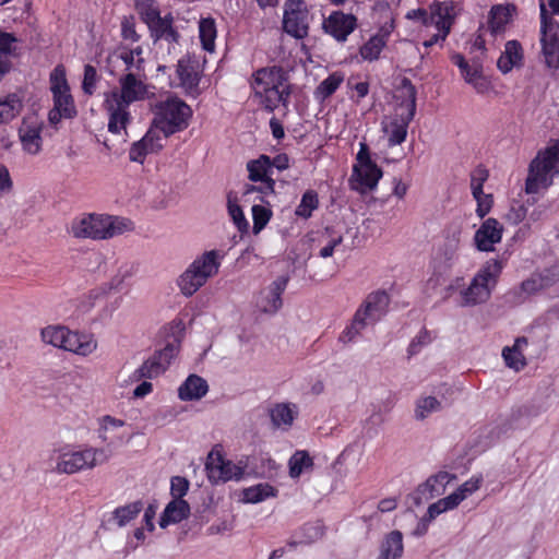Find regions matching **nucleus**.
Returning a JSON list of instances; mask_svg holds the SVG:
<instances>
[{
    "label": "nucleus",
    "instance_id": "412c9836",
    "mask_svg": "<svg viewBox=\"0 0 559 559\" xmlns=\"http://www.w3.org/2000/svg\"><path fill=\"white\" fill-rule=\"evenodd\" d=\"M288 277L280 276L262 289L255 300L257 308L264 313H276L283 305L281 296L286 289Z\"/></svg>",
    "mask_w": 559,
    "mask_h": 559
},
{
    "label": "nucleus",
    "instance_id": "f8f14e48",
    "mask_svg": "<svg viewBox=\"0 0 559 559\" xmlns=\"http://www.w3.org/2000/svg\"><path fill=\"white\" fill-rule=\"evenodd\" d=\"M540 45L545 62L549 68H559V23L548 13L544 2L540 3Z\"/></svg>",
    "mask_w": 559,
    "mask_h": 559
},
{
    "label": "nucleus",
    "instance_id": "5701e85b",
    "mask_svg": "<svg viewBox=\"0 0 559 559\" xmlns=\"http://www.w3.org/2000/svg\"><path fill=\"white\" fill-rule=\"evenodd\" d=\"M164 138L158 130L150 127L143 138L132 143L129 150V158L131 162L143 164L146 156L157 153L163 148Z\"/></svg>",
    "mask_w": 559,
    "mask_h": 559
},
{
    "label": "nucleus",
    "instance_id": "f704fd0d",
    "mask_svg": "<svg viewBox=\"0 0 559 559\" xmlns=\"http://www.w3.org/2000/svg\"><path fill=\"white\" fill-rule=\"evenodd\" d=\"M190 515V506L183 499H173L165 508L159 525L165 528L169 524L179 523Z\"/></svg>",
    "mask_w": 559,
    "mask_h": 559
},
{
    "label": "nucleus",
    "instance_id": "393cba45",
    "mask_svg": "<svg viewBox=\"0 0 559 559\" xmlns=\"http://www.w3.org/2000/svg\"><path fill=\"white\" fill-rule=\"evenodd\" d=\"M555 282L547 274H533L527 280L523 281L518 287L509 293V297L514 304H523L531 296L549 287Z\"/></svg>",
    "mask_w": 559,
    "mask_h": 559
},
{
    "label": "nucleus",
    "instance_id": "6ab92c4d",
    "mask_svg": "<svg viewBox=\"0 0 559 559\" xmlns=\"http://www.w3.org/2000/svg\"><path fill=\"white\" fill-rule=\"evenodd\" d=\"M379 29L376 35L369 38L360 48V56L364 60L373 61L377 60L386 45V41L391 33L395 28V14L388 11L385 20L377 17Z\"/></svg>",
    "mask_w": 559,
    "mask_h": 559
},
{
    "label": "nucleus",
    "instance_id": "f3484780",
    "mask_svg": "<svg viewBox=\"0 0 559 559\" xmlns=\"http://www.w3.org/2000/svg\"><path fill=\"white\" fill-rule=\"evenodd\" d=\"M205 468L211 483H227L229 480H239L245 474V467L225 460L219 452H210Z\"/></svg>",
    "mask_w": 559,
    "mask_h": 559
},
{
    "label": "nucleus",
    "instance_id": "79ce46f5",
    "mask_svg": "<svg viewBox=\"0 0 559 559\" xmlns=\"http://www.w3.org/2000/svg\"><path fill=\"white\" fill-rule=\"evenodd\" d=\"M313 461L307 451H296L289 459V476L298 478L304 472L312 468Z\"/></svg>",
    "mask_w": 559,
    "mask_h": 559
},
{
    "label": "nucleus",
    "instance_id": "5fc2aeb1",
    "mask_svg": "<svg viewBox=\"0 0 559 559\" xmlns=\"http://www.w3.org/2000/svg\"><path fill=\"white\" fill-rule=\"evenodd\" d=\"M133 274L134 266L130 263H122L118 267L117 273L111 277L109 287L115 290H120Z\"/></svg>",
    "mask_w": 559,
    "mask_h": 559
},
{
    "label": "nucleus",
    "instance_id": "603ef678",
    "mask_svg": "<svg viewBox=\"0 0 559 559\" xmlns=\"http://www.w3.org/2000/svg\"><path fill=\"white\" fill-rule=\"evenodd\" d=\"M251 212L253 219L252 231L254 235H258L270 222L272 217V211L267 206L254 204Z\"/></svg>",
    "mask_w": 559,
    "mask_h": 559
},
{
    "label": "nucleus",
    "instance_id": "e2e57ef3",
    "mask_svg": "<svg viewBox=\"0 0 559 559\" xmlns=\"http://www.w3.org/2000/svg\"><path fill=\"white\" fill-rule=\"evenodd\" d=\"M401 0H377L373 11L378 15L379 19L385 20V14L391 12L392 14L397 15L395 10L400 5Z\"/></svg>",
    "mask_w": 559,
    "mask_h": 559
},
{
    "label": "nucleus",
    "instance_id": "2f4dec72",
    "mask_svg": "<svg viewBox=\"0 0 559 559\" xmlns=\"http://www.w3.org/2000/svg\"><path fill=\"white\" fill-rule=\"evenodd\" d=\"M516 13V7L512 3L497 4L489 12V29L491 34H498L504 31L506 26L512 21Z\"/></svg>",
    "mask_w": 559,
    "mask_h": 559
},
{
    "label": "nucleus",
    "instance_id": "1a4fd4ad",
    "mask_svg": "<svg viewBox=\"0 0 559 559\" xmlns=\"http://www.w3.org/2000/svg\"><path fill=\"white\" fill-rule=\"evenodd\" d=\"M557 175H559V140L539 151L531 162L525 180V192L535 194L547 189Z\"/></svg>",
    "mask_w": 559,
    "mask_h": 559
},
{
    "label": "nucleus",
    "instance_id": "c03bdc74",
    "mask_svg": "<svg viewBox=\"0 0 559 559\" xmlns=\"http://www.w3.org/2000/svg\"><path fill=\"white\" fill-rule=\"evenodd\" d=\"M344 81V75L340 72H334L323 80L314 91V97L323 102L329 98Z\"/></svg>",
    "mask_w": 559,
    "mask_h": 559
},
{
    "label": "nucleus",
    "instance_id": "f03ea898",
    "mask_svg": "<svg viewBox=\"0 0 559 559\" xmlns=\"http://www.w3.org/2000/svg\"><path fill=\"white\" fill-rule=\"evenodd\" d=\"M110 455L103 448L63 447L55 449L49 456L51 472L60 475H73L92 471L108 462Z\"/></svg>",
    "mask_w": 559,
    "mask_h": 559
},
{
    "label": "nucleus",
    "instance_id": "de8ad7c7",
    "mask_svg": "<svg viewBox=\"0 0 559 559\" xmlns=\"http://www.w3.org/2000/svg\"><path fill=\"white\" fill-rule=\"evenodd\" d=\"M22 109L20 98L12 94L0 99V124L7 123L15 118Z\"/></svg>",
    "mask_w": 559,
    "mask_h": 559
},
{
    "label": "nucleus",
    "instance_id": "0eeeda50",
    "mask_svg": "<svg viewBox=\"0 0 559 559\" xmlns=\"http://www.w3.org/2000/svg\"><path fill=\"white\" fill-rule=\"evenodd\" d=\"M223 254L218 250L205 251L198 255L178 277L177 284L186 297L193 296L207 281L217 275Z\"/></svg>",
    "mask_w": 559,
    "mask_h": 559
},
{
    "label": "nucleus",
    "instance_id": "13d9d810",
    "mask_svg": "<svg viewBox=\"0 0 559 559\" xmlns=\"http://www.w3.org/2000/svg\"><path fill=\"white\" fill-rule=\"evenodd\" d=\"M323 241L325 245L320 249L319 255L321 258L332 257L336 247L343 242V236L341 234H330L326 229V234L323 235Z\"/></svg>",
    "mask_w": 559,
    "mask_h": 559
},
{
    "label": "nucleus",
    "instance_id": "4468645a",
    "mask_svg": "<svg viewBox=\"0 0 559 559\" xmlns=\"http://www.w3.org/2000/svg\"><path fill=\"white\" fill-rule=\"evenodd\" d=\"M311 16L302 0H287L284 8L283 28L297 39L308 36Z\"/></svg>",
    "mask_w": 559,
    "mask_h": 559
},
{
    "label": "nucleus",
    "instance_id": "39448f33",
    "mask_svg": "<svg viewBox=\"0 0 559 559\" xmlns=\"http://www.w3.org/2000/svg\"><path fill=\"white\" fill-rule=\"evenodd\" d=\"M254 96L265 109L273 111L289 95L286 72L280 67H267L252 74Z\"/></svg>",
    "mask_w": 559,
    "mask_h": 559
},
{
    "label": "nucleus",
    "instance_id": "3c124183",
    "mask_svg": "<svg viewBox=\"0 0 559 559\" xmlns=\"http://www.w3.org/2000/svg\"><path fill=\"white\" fill-rule=\"evenodd\" d=\"M533 205L534 198L527 199L523 203H513L509 213L507 214V219L513 225H518L524 221L527 222V212Z\"/></svg>",
    "mask_w": 559,
    "mask_h": 559
},
{
    "label": "nucleus",
    "instance_id": "4c0bfd02",
    "mask_svg": "<svg viewBox=\"0 0 559 559\" xmlns=\"http://www.w3.org/2000/svg\"><path fill=\"white\" fill-rule=\"evenodd\" d=\"M403 550V535L393 531L383 540L378 559H400Z\"/></svg>",
    "mask_w": 559,
    "mask_h": 559
},
{
    "label": "nucleus",
    "instance_id": "7c9ffc66",
    "mask_svg": "<svg viewBox=\"0 0 559 559\" xmlns=\"http://www.w3.org/2000/svg\"><path fill=\"white\" fill-rule=\"evenodd\" d=\"M523 64V48L518 40H509L504 45V50L497 61V67L502 73H509L513 68H520Z\"/></svg>",
    "mask_w": 559,
    "mask_h": 559
},
{
    "label": "nucleus",
    "instance_id": "9d476101",
    "mask_svg": "<svg viewBox=\"0 0 559 559\" xmlns=\"http://www.w3.org/2000/svg\"><path fill=\"white\" fill-rule=\"evenodd\" d=\"M503 269L502 261L488 260L475 274L468 287L461 292L463 306H476L486 302Z\"/></svg>",
    "mask_w": 559,
    "mask_h": 559
},
{
    "label": "nucleus",
    "instance_id": "8fccbe9b",
    "mask_svg": "<svg viewBox=\"0 0 559 559\" xmlns=\"http://www.w3.org/2000/svg\"><path fill=\"white\" fill-rule=\"evenodd\" d=\"M318 205V194L312 190H308L304 193L299 205L296 207L295 214L304 218H309Z\"/></svg>",
    "mask_w": 559,
    "mask_h": 559
},
{
    "label": "nucleus",
    "instance_id": "4be33fe9",
    "mask_svg": "<svg viewBox=\"0 0 559 559\" xmlns=\"http://www.w3.org/2000/svg\"><path fill=\"white\" fill-rule=\"evenodd\" d=\"M453 7L449 3H437L433 5L429 25H435L438 33L424 43L425 47H431L439 40H444L453 24Z\"/></svg>",
    "mask_w": 559,
    "mask_h": 559
},
{
    "label": "nucleus",
    "instance_id": "c85d7f7f",
    "mask_svg": "<svg viewBox=\"0 0 559 559\" xmlns=\"http://www.w3.org/2000/svg\"><path fill=\"white\" fill-rule=\"evenodd\" d=\"M273 427L287 431L298 416V407L293 403H277L270 411Z\"/></svg>",
    "mask_w": 559,
    "mask_h": 559
},
{
    "label": "nucleus",
    "instance_id": "a19ab883",
    "mask_svg": "<svg viewBox=\"0 0 559 559\" xmlns=\"http://www.w3.org/2000/svg\"><path fill=\"white\" fill-rule=\"evenodd\" d=\"M247 169L251 181L272 179L271 158L267 155H261L258 159L250 160L247 164Z\"/></svg>",
    "mask_w": 559,
    "mask_h": 559
},
{
    "label": "nucleus",
    "instance_id": "338daca9",
    "mask_svg": "<svg viewBox=\"0 0 559 559\" xmlns=\"http://www.w3.org/2000/svg\"><path fill=\"white\" fill-rule=\"evenodd\" d=\"M474 199L477 202V209L476 213L479 217H484L487 215L492 206V195L491 194H485L484 191H480V193L473 194Z\"/></svg>",
    "mask_w": 559,
    "mask_h": 559
},
{
    "label": "nucleus",
    "instance_id": "aec40b11",
    "mask_svg": "<svg viewBox=\"0 0 559 559\" xmlns=\"http://www.w3.org/2000/svg\"><path fill=\"white\" fill-rule=\"evenodd\" d=\"M43 121L36 116L25 117L19 129V138L25 153L37 155L43 145Z\"/></svg>",
    "mask_w": 559,
    "mask_h": 559
},
{
    "label": "nucleus",
    "instance_id": "69168bd1",
    "mask_svg": "<svg viewBox=\"0 0 559 559\" xmlns=\"http://www.w3.org/2000/svg\"><path fill=\"white\" fill-rule=\"evenodd\" d=\"M121 35L123 39L136 43L140 35L135 31V23L132 16H124L121 21Z\"/></svg>",
    "mask_w": 559,
    "mask_h": 559
},
{
    "label": "nucleus",
    "instance_id": "f257e3e1",
    "mask_svg": "<svg viewBox=\"0 0 559 559\" xmlns=\"http://www.w3.org/2000/svg\"><path fill=\"white\" fill-rule=\"evenodd\" d=\"M148 94L147 85L140 74L126 73L118 80V87L104 93L103 108L108 118V131L116 135H127V128L132 120L129 107L141 102Z\"/></svg>",
    "mask_w": 559,
    "mask_h": 559
},
{
    "label": "nucleus",
    "instance_id": "052dcab7",
    "mask_svg": "<svg viewBox=\"0 0 559 559\" xmlns=\"http://www.w3.org/2000/svg\"><path fill=\"white\" fill-rule=\"evenodd\" d=\"M124 425V421L115 417H111L109 415L103 416L99 418V438L103 441H107V432L111 431L116 428L122 427Z\"/></svg>",
    "mask_w": 559,
    "mask_h": 559
},
{
    "label": "nucleus",
    "instance_id": "bb28decb",
    "mask_svg": "<svg viewBox=\"0 0 559 559\" xmlns=\"http://www.w3.org/2000/svg\"><path fill=\"white\" fill-rule=\"evenodd\" d=\"M461 230L455 228L449 233L443 243L438 248L435 261L444 269H450L459 259Z\"/></svg>",
    "mask_w": 559,
    "mask_h": 559
},
{
    "label": "nucleus",
    "instance_id": "bf43d9fd",
    "mask_svg": "<svg viewBox=\"0 0 559 559\" xmlns=\"http://www.w3.org/2000/svg\"><path fill=\"white\" fill-rule=\"evenodd\" d=\"M97 81L98 75L96 69L91 64H86L84 67V78L82 82L84 93L92 95L95 92Z\"/></svg>",
    "mask_w": 559,
    "mask_h": 559
},
{
    "label": "nucleus",
    "instance_id": "a211bd4d",
    "mask_svg": "<svg viewBox=\"0 0 559 559\" xmlns=\"http://www.w3.org/2000/svg\"><path fill=\"white\" fill-rule=\"evenodd\" d=\"M50 90L53 95L55 107L63 110L64 118L74 117L76 109L73 97L70 94L63 66H57L50 73Z\"/></svg>",
    "mask_w": 559,
    "mask_h": 559
},
{
    "label": "nucleus",
    "instance_id": "2eb2a0df",
    "mask_svg": "<svg viewBox=\"0 0 559 559\" xmlns=\"http://www.w3.org/2000/svg\"><path fill=\"white\" fill-rule=\"evenodd\" d=\"M179 352V343L167 344L162 350L148 357L133 373L134 380L154 379L160 376Z\"/></svg>",
    "mask_w": 559,
    "mask_h": 559
},
{
    "label": "nucleus",
    "instance_id": "a18cd8bd",
    "mask_svg": "<svg viewBox=\"0 0 559 559\" xmlns=\"http://www.w3.org/2000/svg\"><path fill=\"white\" fill-rule=\"evenodd\" d=\"M260 185H248L246 186L243 197L250 198L252 194H259V200L262 203H265L267 205L271 204V201L269 200L270 197L274 195V185L275 181L273 179H264L259 180Z\"/></svg>",
    "mask_w": 559,
    "mask_h": 559
},
{
    "label": "nucleus",
    "instance_id": "c756f323",
    "mask_svg": "<svg viewBox=\"0 0 559 559\" xmlns=\"http://www.w3.org/2000/svg\"><path fill=\"white\" fill-rule=\"evenodd\" d=\"M454 479L455 475L448 472H439L421 484L417 489V493L426 500L440 496Z\"/></svg>",
    "mask_w": 559,
    "mask_h": 559
},
{
    "label": "nucleus",
    "instance_id": "864d4df0",
    "mask_svg": "<svg viewBox=\"0 0 559 559\" xmlns=\"http://www.w3.org/2000/svg\"><path fill=\"white\" fill-rule=\"evenodd\" d=\"M135 9L146 25L160 16L157 5L150 0H136Z\"/></svg>",
    "mask_w": 559,
    "mask_h": 559
},
{
    "label": "nucleus",
    "instance_id": "c9c22d12",
    "mask_svg": "<svg viewBox=\"0 0 559 559\" xmlns=\"http://www.w3.org/2000/svg\"><path fill=\"white\" fill-rule=\"evenodd\" d=\"M461 73L465 82L472 85L478 94H487L491 90V84L483 75L481 66L478 63L468 64Z\"/></svg>",
    "mask_w": 559,
    "mask_h": 559
},
{
    "label": "nucleus",
    "instance_id": "e433bc0d",
    "mask_svg": "<svg viewBox=\"0 0 559 559\" xmlns=\"http://www.w3.org/2000/svg\"><path fill=\"white\" fill-rule=\"evenodd\" d=\"M19 39L11 33L0 29V79L10 71L11 62L8 59L16 49Z\"/></svg>",
    "mask_w": 559,
    "mask_h": 559
},
{
    "label": "nucleus",
    "instance_id": "20e7f679",
    "mask_svg": "<svg viewBox=\"0 0 559 559\" xmlns=\"http://www.w3.org/2000/svg\"><path fill=\"white\" fill-rule=\"evenodd\" d=\"M397 93V98H402V102L395 106L392 114L383 118L381 123L389 146L400 145L405 141L408 124L416 111V88L408 79L402 81Z\"/></svg>",
    "mask_w": 559,
    "mask_h": 559
},
{
    "label": "nucleus",
    "instance_id": "4d7b16f0",
    "mask_svg": "<svg viewBox=\"0 0 559 559\" xmlns=\"http://www.w3.org/2000/svg\"><path fill=\"white\" fill-rule=\"evenodd\" d=\"M227 209L229 216L239 231L247 233L249 229V223L246 219L241 207L230 197H228Z\"/></svg>",
    "mask_w": 559,
    "mask_h": 559
},
{
    "label": "nucleus",
    "instance_id": "cd10ccee",
    "mask_svg": "<svg viewBox=\"0 0 559 559\" xmlns=\"http://www.w3.org/2000/svg\"><path fill=\"white\" fill-rule=\"evenodd\" d=\"M326 33L337 40H345L356 27V17L352 14L333 13L323 24Z\"/></svg>",
    "mask_w": 559,
    "mask_h": 559
},
{
    "label": "nucleus",
    "instance_id": "6e6552de",
    "mask_svg": "<svg viewBox=\"0 0 559 559\" xmlns=\"http://www.w3.org/2000/svg\"><path fill=\"white\" fill-rule=\"evenodd\" d=\"M40 337L47 345L82 357L92 355L98 347L93 334L71 331L64 325H48L41 330Z\"/></svg>",
    "mask_w": 559,
    "mask_h": 559
},
{
    "label": "nucleus",
    "instance_id": "ea45409f",
    "mask_svg": "<svg viewBox=\"0 0 559 559\" xmlns=\"http://www.w3.org/2000/svg\"><path fill=\"white\" fill-rule=\"evenodd\" d=\"M277 490L267 483H260L243 489L242 500L247 503H259L267 498L275 497Z\"/></svg>",
    "mask_w": 559,
    "mask_h": 559
},
{
    "label": "nucleus",
    "instance_id": "b1692460",
    "mask_svg": "<svg viewBox=\"0 0 559 559\" xmlns=\"http://www.w3.org/2000/svg\"><path fill=\"white\" fill-rule=\"evenodd\" d=\"M179 86L189 95L197 96L199 94V82L201 72L198 61L191 58H182L178 61L176 69Z\"/></svg>",
    "mask_w": 559,
    "mask_h": 559
},
{
    "label": "nucleus",
    "instance_id": "ddd939ff",
    "mask_svg": "<svg viewBox=\"0 0 559 559\" xmlns=\"http://www.w3.org/2000/svg\"><path fill=\"white\" fill-rule=\"evenodd\" d=\"M359 146L356 157L357 163L354 165L353 177L355 179L353 187L357 191L365 193L377 187L382 177V170L371 160L368 145L361 142Z\"/></svg>",
    "mask_w": 559,
    "mask_h": 559
},
{
    "label": "nucleus",
    "instance_id": "37998d69",
    "mask_svg": "<svg viewBox=\"0 0 559 559\" xmlns=\"http://www.w3.org/2000/svg\"><path fill=\"white\" fill-rule=\"evenodd\" d=\"M143 509L141 501H134L127 506L119 507L112 512V519L119 527L126 526L134 520Z\"/></svg>",
    "mask_w": 559,
    "mask_h": 559
},
{
    "label": "nucleus",
    "instance_id": "a878e982",
    "mask_svg": "<svg viewBox=\"0 0 559 559\" xmlns=\"http://www.w3.org/2000/svg\"><path fill=\"white\" fill-rule=\"evenodd\" d=\"M502 225L496 218H487L475 233L474 241L479 251H492L493 246L501 241Z\"/></svg>",
    "mask_w": 559,
    "mask_h": 559
},
{
    "label": "nucleus",
    "instance_id": "680f3d73",
    "mask_svg": "<svg viewBox=\"0 0 559 559\" xmlns=\"http://www.w3.org/2000/svg\"><path fill=\"white\" fill-rule=\"evenodd\" d=\"M189 480L181 476H174L170 479V493L174 499H183L189 490Z\"/></svg>",
    "mask_w": 559,
    "mask_h": 559
},
{
    "label": "nucleus",
    "instance_id": "473e14b6",
    "mask_svg": "<svg viewBox=\"0 0 559 559\" xmlns=\"http://www.w3.org/2000/svg\"><path fill=\"white\" fill-rule=\"evenodd\" d=\"M173 22L174 19L171 14H167L163 17H157L155 21L147 25L151 37L154 39V41L164 39L170 44L177 43L179 35L173 27Z\"/></svg>",
    "mask_w": 559,
    "mask_h": 559
},
{
    "label": "nucleus",
    "instance_id": "774afa93",
    "mask_svg": "<svg viewBox=\"0 0 559 559\" xmlns=\"http://www.w3.org/2000/svg\"><path fill=\"white\" fill-rule=\"evenodd\" d=\"M488 178V171L483 167H477L471 177V189L472 194L480 193L483 191V185Z\"/></svg>",
    "mask_w": 559,
    "mask_h": 559
},
{
    "label": "nucleus",
    "instance_id": "423d86ee",
    "mask_svg": "<svg viewBox=\"0 0 559 559\" xmlns=\"http://www.w3.org/2000/svg\"><path fill=\"white\" fill-rule=\"evenodd\" d=\"M152 111L154 118L151 127L158 130L164 139L187 129L192 117L191 107L176 96L157 102Z\"/></svg>",
    "mask_w": 559,
    "mask_h": 559
},
{
    "label": "nucleus",
    "instance_id": "49530a36",
    "mask_svg": "<svg viewBox=\"0 0 559 559\" xmlns=\"http://www.w3.org/2000/svg\"><path fill=\"white\" fill-rule=\"evenodd\" d=\"M442 408L441 402L435 396H421L417 400L415 406V418L424 420L431 414L440 412Z\"/></svg>",
    "mask_w": 559,
    "mask_h": 559
},
{
    "label": "nucleus",
    "instance_id": "72a5a7b5",
    "mask_svg": "<svg viewBox=\"0 0 559 559\" xmlns=\"http://www.w3.org/2000/svg\"><path fill=\"white\" fill-rule=\"evenodd\" d=\"M209 391L206 381L197 376L190 374L178 389V396L181 401L200 400Z\"/></svg>",
    "mask_w": 559,
    "mask_h": 559
},
{
    "label": "nucleus",
    "instance_id": "09e8293b",
    "mask_svg": "<svg viewBox=\"0 0 559 559\" xmlns=\"http://www.w3.org/2000/svg\"><path fill=\"white\" fill-rule=\"evenodd\" d=\"M200 39L202 47L206 51H214L215 48V38H216V27L213 19H202L199 24Z\"/></svg>",
    "mask_w": 559,
    "mask_h": 559
},
{
    "label": "nucleus",
    "instance_id": "0e129e2a",
    "mask_svg": "<svg viewBox=\"0 0 559 559\" xmlns=\"http://www.w3.org/2000/svg\"><path fill=\"white\" fill-rule=\"evenodd\" d=\"M301 532L302 538L299 543L310 544L323 536V528L320 524H306Z\"/></svg>",
    "mask_w": 559,
    "mask_h": 559
},
{
    "label": "nucleus",
    "instance_id": "58836bf2",
    "mask_svg": "<svg viewBox=\"0 0 559 559\" xmlns=\"http://www.w3.org/2000/svg\"><path fill=\"white\" fill-rule=\"evenodd\" d=\"M142 55L143 50L140 46L131 49L122 47L118 50V58L123 62L128 73L139 74L143 70L144 58Z\"/></svg>",
    "mask_w": 559,
    "mask_h": 559
},
{
    "label": "nucleus",
    "instance_id": "6e6d98bb",
    "mask_svg": "<svg viewBox=\"0 0 559 559\" xmlns=\"http://www.w3.org/2000/svg\"><path fill=\"white\" fill-rule=\"evenodd\" d=\"M502 357L506 365L515 371H520L526 366L524 354L518 349L504 347L502 349Z\"/></svg>",
    "mask_w": 559,
    "mask_h": 559
},
{
    "label": "nucleus",
    "instance_id": "9b49d317",
    "mask_svg": "<svg viewBox=\"0 0 559 559\" xmlns=\"http://www.w3.org/2000/svg\"><path fill=\"white\" fill-rule=\"evenodd\" d=\"M389 302V296L384 292H376L368 295L364 304L356 311L350 326L343 332L341 341H353L368 324L380 320L385 314Z\"/></svg>",
    "mask_w": 559,
    "mask_h": 559
},
{
    "label": "nucleus",
    "instance_id": "dca6fc26",
    "mask_svg": "<svg viewBox=\"0 0 559 559\" xmlns=\"http://www.w3.org/2000/svg\"><path fill=\"white\" fill-rule=\"evenodd\" d=\"M481 481V476H473L462 484L454 492L430 504L427 511L428 521H432L436 516L445 511L455 509L463 500L479 489Z\"/></svg>",
    "mask_w": 559,
    "mask_h": 559
},
{
    "label": "nucleus",
    "instance_id": "7ed1b4c3",
    "mask_svg": "<svg viewBox=\"0 0 559 559\" xmlns=\"http://www.w3.org/2000/svg\"><path fill=\"white\" fill-rule=\"evenodd\" d=\"M133 228V223L128 218L91 213L73 218L69 233L76 239L106 240L131 231Z\"/></svg>",
    "mask_w": 559,
    "mask_h": 559
}]
</instances>
